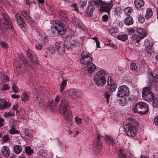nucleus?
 I'll list each match as a JSON object with an SVG mask.
<instances>
[{"instance_id": "nucleus-1", "label": "nucleus", "mask_w": 158, "mask_h": 158, "mask_svg": "<svg viewBox=\"0 0 158 158\" xmlns=\"http://www.w3.org/2000/svg\"><path fill=\"white\" fill-rule=\"evenodd\" d=\"M126 122L127 125H125L124 129L127 135L129 136H135L137 131L136 126L138 125V123L131 118H128Z\"/></svg>"}, {"instance_id": "nucleus-2", "label": "nucleus", "mask_w": 158, "mask_h": 158, "mask_svg": "<svg viewBox=\"0 0 158 158\" xmlns=\"http://www.w3.org/2000/svg\"><path fill=\"white\" fill-rule=\"evenodd\" d=\"M92 5H95V6H100V10L101 12H110L111 8L113 6V2L111 0L110 2H103L102 0H93Z\"/></svg>"}, {"instance_id": "nucleus-3", "label": "nucleus", "mask_w": 158, "mask_h": 158, "mask_svg": "<svg viewBox=\"0 0 158 158\" xmlns=\"http://www.w3.org/2000/svg\"><path fill=\"white\" fill-rule=\"evenodd\" d=\"M132 110L135 113L140 114H147L148 111V108L147 104L142 102L136 103L132 108Z\"/></svg>"}, {"instance_id": "nucleus-4", "label": "nucleus", "mask_w": 158, "mask_h": 158, "mask_svg": "<svg viewBox=\"0 0 158 158\" xmlns=\"http://www.w3.org/2000/svg\"><path fill=\"white\" fill-rule=\"evenodd\" d=\"M106 72L103 70H101L97 72L95 78V83L98 86H102L106 82L105 76Z\"/></svg>"}, {"instance_id": "nucleus-5", "label": "nucleus", "mask_w": 158, "mask_h": 158, "mask_svg": "<svg viewBox=\"0 0 158 158\" xmlns=\"http://www.w3.org/2000/svg\"><path fill=\"white\" fill-rule=\"evenodd\" d=\"M142 95L143 99L148 102H152L154 99V94L148 87H145L143 89Z\"/></svg>"}, {"instance_id": "nucleus-6", "label": "nucleus", "mask_w": 158, "mask_h": 158, "mask_svg": "<svg viewBox=\"0 0 158 158\" xmlns=\"http://www.w3.org/2000/svg\"><path fill=\"white\" fill-rule=\"evenodd\" d=\"M92 58L90 56L89 52L84 51L82 52L80 59V61L82 64L86 65L92 62Z\"/></svg>"}, {"instance_id": "nucleus-7", "label": "nucleus", "mask_w": 158, "mask_h": 158, "mask_svg": "<svg viewBox=\"0 0 158 158\" xmlns=\"http://www.w3.org/2000/svg\"><path fill=\"white\" fill-rule=\"evenodd\" d=\"M53 25L55 29L58 33L61 35L64 34L66 32V29L64 24L61 22L56 21L53 23Z\"/></svg>"}, {"instance_id": "nucleus-8", "label": "nucleus", "mask_w": 158, "mask_h": 158, "mask_svg": "<svg viewBox=\"0 0 158 158\" xmlns=\"http://www.w3.org/2000/svg\"><path fill=\"white\" fill-rule=\"evenodd\" d=\"M93 151L96 153H99L101 149L102 143L101 141V137L97 135L94 142Z\"/></svg>"}, {"instance_id": "nucleus-9", "label": "nucleus", "mask_w": 158, "mask_h": 158, "mask_svg": "<svg viewBox=\"0 0 158 158\" xmlns=\"http://www.w3.org/2000/svg\"><path fill=\"white\" fill-rule=\"evenodd\" d=\"M129 93L128 88L125 85H121L118 89L117 96L119 97H123Z\"/></svg>"}, {"instance_id": "nucleus-10", "label": "nucleus", "mask_w": 158, "mask_h": 158, "mask_svg": "<svg viewBox=\"0 0 158 158\" xmlns=\"http://www.w3.org/2000/svg\"><path fill=\"white\" fill-rule=\"evenodd\" d=\"M8 16L6 15H4L2 20H1L2 23L3 24V26L6 29H11L12 30V23L11 22L7 20V18Z\"/></svg>"}, {"instance_id": "nucleus-11", "label": "nucleus", "mask_w": 158, "mask_h": 158, "mask_svg": "<svg viewBox=\"0 0 158 158\" xmlns=\"http://www.w3.org/2000/svg\"><path fill=\"white\" fill-rule=\"evenodd\" d=\"M68 106L67 101L64 99L62 100L59 106V111L62 114L68 111L67 107Z\"/></svg>"}, {"instance_id": "nucleus-12", "label": "nucleus", "mask_w": 158, "mask_h": 158, "mask_svg": "<svg viewBox=\"0 0 158 158\" xmlns=\"http://www.w3.org/2000/svg\"><path fill=\"white\" fill-rule=\"evenodd\" d=\"M26 53L28 57L30 58L29 61L37 64H39L38 59L36 57L35 53L31 50L26 51Z\"/></svg>"}, {"instance_id": "nucleus-13", "label": "nucleus", "mask_w": 158, "mask_h": 158, "mask_svg": "<svg viewBox=\"0 0 158 158\" xmlns=\"http://www.w3.org/2000/svg\"><path fill=\"white\" fill-rule=\"evenodd\" d=\"M11 104L6 101L3 99H0V110H3L9 108Z\"/></svg>"}, {"instance_id": "nucleus-14", "label": "nucleus", "mask_w": 158, "mask_h": 158, "mask_svg": "<svg viewBox=\"0 0 158 158\" xmlns=\"http://www.w3.org/2000/svg\"><path fill=\"white\" fill-rule=\"evenodd\" d=\"M105 140L106 143L108 145L113 146L117 142V139H114L112 137L110 136L106 135L105 137Z\"/></svg>"}, {"instance_id": "nucleus-15", "label": "nucleus", "mask_w": 158, "mask_h": 158, "mask_svg": "<svg viewBox=\"0 0 158 158\" xmlns=\"http://www.w3.org/2000/svg\"><path fill=\"white\" fill-rule=\"evenodd\" d=\"M58 14L60 19L61 20L65 22L68 21V15L65 11L64 10H58Z\"/></svg>"}, {"instance_id": "nucleus-16", "label": "nucleus", "mask_w": 158, "mask_h": 158, "mask_svg": "<svg viewBox=\"0 0 158 158\" xmlns=\"http://www.w3.org/2000/svg\"><path fill=\"white\" fill-rule=\"evenodd\" d=\"M2 154L5 156L8 157L10 154V151L9 148L6 146H2L1 150Z\"/></svg>"}, {"instance_id": "nucleus-17", "label": "nucleus", "mask_w": 158, "mask_h": 158, "mask_svg": "<svg viewBox=\"0 0 158 158\" xmlns=\"http://www.w3.org/2000/svg\"><path fill=\"white\" fill-rule=\"evenodd\" d=\"M92 1H90V5L87 7L86 11V15L89 17L92 16L94 10L93 6H95V5H92Z\"/></svg>"}, {"instance_id": "nucleus-18", "label": "nucleus", "mask_w": 158, "mask_h": 158, "mask_svg": "<svg viewBox=\"0 0 158 158\" xmlns=\"http://www.w3.org/2000/svg\"><path fill=\"white\" fill-rule=\"evenodd\" d=\"M64 119L69 122H70L72 119V113L71 111L68 110L65 113L62 114Z\"/></svg>"}, {"instance_id": "nucleus-19", "label": "nucleus", "mask_w": 158, "mask_h": 158, "mask_svg": "<svg viewBox=\"0 0 158 158\" xmlns=\"http://www.w3.org/2000/svg\"><path fill=\"white\" fill-rule=\"evenodd\" d=\"M149 83L158 82V75L151 73L150 74Z\"/></svg>"}, {"instance_id": "nucleus-20", "label": "nucleus", "mask_w": 158, "mask_h": 158, "mask_svg": "<svg viewBox=\"0 0 158 158\" xmlns=\"http://www.w3.org/2000/svg\"><path fill=\"white\" fill-rule=\"evenodd\" d=\"M134 4L135 7L138 9H140L144 5V3L143 0H135Z\"/></svg>"}, {"instance_id": "nucleus-21", "label": "nucleus", "mask_w": 158, "mask_h": 158, "mask_svg": "<svg viewBox=\"0 0 158 158\" xmlns=\"http://www.w3.org/2000/svg\"><path fill=\"white\" fill-rule=\"evenodd\" d=\"M86 65H87L86 70L89 73H93L96 69V66L92 62Z\"/></svg>"}, {"instance_id": "nucleus-22", "label": "nucleus", "mask_w": 158, "mask_h": 158, "mask_svg": "<svg viewBox=\"0 0 158 158\" xmlns=\"http://www.w3.org/2000/svg\"><path fill=\"white\" fill-rule=\"evenodd\" d=\"M137 32L140 35V36L142 38H144L147 35L146 31L145 30H143L141 28L139 27L136 29Z\"/></svg>"}, {"instance_id": "nucleus-23", "label": "nucleus", "mask_w": 158, "mask_h": 158, "mask_svg": "<svg viewBox=\"0 0 158 158\" xmlns=\"http://www.w3.org/2000/svg\"><path fill=\"white\" fill-rule=\"evenodd\" d=\"M108 86L107 89L108 93H111L115 90L117 88V85L115 83H113L111 84L108 85Z\"/></svg>"}, {"instance_id": "nucleus-24", "label": "nucleus", "mask_w": 158, "mask_h": 158, "mask_svg": "<svg viewBox=\"0 0 158 158\" xmlns=\"http://www.w3.org/2000/svg\"><path fill=\"white\" fill-rule=\"evenodd\" d=\"M18 24L21 28H22L25 26L26 24L24 23L23 19L20 16L16 17Z\"/></svg>"}, {"instance_id": "nucleus-25", "label": "nucleus", "mask_w": 158, "mask_h": 158, "mask_svg": "<svg viewBox=\"0 0 158 158\" xmlns=\"http://www.w3.org/2000/svg\"><path fill=\"white\" fill-rule=\"evenodd\" d=\"M118 155L120 158H126L127 152L126 150L120 149L118 151Z\"/></svg>"}, {"instance_id": "nucleus-26", "label": "nucleus", "mask_w": 158, "mask_h": 158, "mask_svg": "<svg viewBox=\"0 0 158 158\" xmlns=\"http://www.w3.org/2000/svg\"><path fill=\"white\" fill-rule=\"evenodd\" d=\"M33 97L37 103H40V99L39 97V94L37 90L35 89L34 92Z\"/></svg>"}, {"instance_id": "nucleus-27", "label": "nucleus", "mask_w": 158, "mask_h": 158, "mask_svg": "<svg viewBox=\"0 0 158 158\" xmlns=\"http://www.w3.org/2000/svg\"><path fill=\"white\" fill-rule=\"evenodd\" d=\"M158 82L149 83L148 86L150 89H154L156 90H158Z\"/></svg>"}, {"instance_id": "nucleus-28", "label": "nucleus", "mask_w": 158, "mask_h": 158, "mask_svg": "<svg viewBox=\"0 0 158 158\" xmlns=\"http://www.w3.org/2000/svg\"><path fill=\"white\" fill-rule=\"evenodd\" d=\"M117 38L123 41H125L128 39V35L127 34H120L117 36Z\"/></svg>"}, {"instance_id": "nucleus-29", "label": "nucleus", "mask_w": 158, "mask_h": 158, "mask_svg": "<svg viewBox=\"0 0 158 158\" xmlns=\"http://www.w3.org/2000/svg\"><path fill=\"white\" fill-rule=\"evenodd\" d=\"M142 39L140 36H139L137 34H134L131 37L132 41L137 43H139Z\"/></svg>"}, {"instance_id": "nucleus-30", "label": "nucleus", "mask_w": 158, "mask_h": 158, "mask_svg": "<svg viewBox=\"0 0 158 158\" xmlns=\"http://www.w3.org/2000/svg\"><path fill=\"white\" fill-rule=\"evenodd\" d=\"M79 92L74 89L70 91V94L71 98L73 99H76L78 96Z\"/></svg>"}, {"instance_id": "nucleus-31", "label": "nucleus", "mask_w": 158, "mask_h": 158, "mask_svg": "<svg viewBox=\"0 0 158 158\" xmlns=\"http://www.w3.org/2000/svg\"><path fill=\"white\" fill-rule=\"evenodd\" d=\"M124 22L127 25H130L132 24L133 23V19L130 17H127L125 19Z\"/></svg>"}, {"instance_id": "nucleus-32", "label": "nucleus", "mask_w": 158, "mask_h": 158, "mask_svg": "<svg viewBox=\"0 0 158 158\" xmlns=\"http://www.w3.org/2000/svg\"><path fill=\"white\" fill-rule=\"evenodd\" d=\"M29 98V96L28 94L26 92L23 93L21 96V100L24 102L28 101Z\"/></svg>"}, {"instance_id": "nucleus-33", "label": "nucleus", "mask_w": 158, "mask_h": 158, "mask_svg": "<svg viewBox=\"0 0 158 158\" xmlns=\"http://www.w3.org/2000/svg\"><path fill=\"white\" fill-rule=\"evenodd\" d=\"M147 13L145 15V17L147 19H149L152 15V11L151 8H148L146 10Z\"/></svg>"}, {"instance_id": "nucleus-34", "label": "nucleus", "mask_w": 158, "mask_h": 158, "mask_svg": "<svg viewBox=\"0 0 158 158\" xmlns=\"http://www.w3.org/2000/svg\"><path fill=\"white\" fill-rule=\"evenodd\" d=\"M14 149V152L17 154L21 153L23 149L22 147L18 145L15 146Z\"/></svg>"}, {"instance_id": "nucleus-35", "label": "nucleus", "mask_w": 158, "mask_h": 158, "mask_svg": "<svg viewBox=\"0 0 158 158\" xmlns=\"http://www.w3.org/2000/svg\"><path fill=\"white\" fill-rule=\"evenodd\" d=\"M57 50L59 54L60 55L64 54L65 52L64 44L62 45L61 47L58 48Z\"/></svg>"}, {"instance_id": "nucleus-36", "label": "nucleus", "mask_w": 158, "mask_h": 158, "mask_svg": "<svg viewBox=\"0 0 158 158\" xmlns=\"http://www.w3.org/2000/svg\"><path fill=\"white\" fill-rule=\"evenodd\" d=\"M73 22L75 24L79 27H81L82 26V22L78 18H75L73 20Z\"/></svg>"}, {"instance_id": "nucleus-37", "label": "nucleus", "mask_w": 158, "mask_h": 158, "mask_svg": "<svg viewBox=\"0 0 158 158\" xmlns=\"http://www.w3.org/2000/svg\"><path fill=\"white\" fill-rule=\"evenodd\" d=\"M125 14L129 16L133 11V10L131 7H127L124 10Z\"/></svg>"}, {"instance_id": "nucleus-38", "label": "nucleus", "mask_w": 158, "mask_h": 158, "mask_svg": "<svg viewBox=\"0 0 158 158\" xmlns=\"http://www.w3.org/2000/svg\"><path fill=\"white\" fill-rule=\"evenodd\" d=\"M25 152L26 153L29 155H31L33 152V151L30 146L26 147L25 148Z\"/></svg>"}, {"instance_id": "nucleus-39", "label": "nucleus", "mask_w": 158, "mask_h": 158, "mask_svg": "<svg viewBox=\"0 0 158 158\" xmlns=\"http://www.w3.org/2000/svg\"><path fill=\"white\" fill-rule=\"evenodd\" d=\"M145 50L148 53L151 54L153 52L152 46L151 45L148 46L146 47Z\"/></svg>"}, {"instance_id": "nucleus-40", "label": "nucleus", "mask_w": 158, "mask_h": 158, "mask_svg": "<svg viewBox=\"0 0 158 158\" xmlns=\"http://www.w3.org/2000/svg\"><path fill=\"white\" fill-rule=\"evenodd\" d=\"M153 101L152 103V106L154 108H157L158 107V98H154L153 99Z\"/></svg>"}, {"instance_id": "nucleus-41", "label": "nucleus", "mask_w": 158, "mask_h": 158, "mask_svg": "<svg viewBox=\"0 0 158 158\" xmlns=\"http://www.w3.org/2000/svg\"><path fill=\"white\" fill-rule=\"evenodd\" d=\"M1 81L2 83H4L5 81H9V79L8 77L6 75H2L1 77Z\"/></svg>"}, {"instance_id": "nucleus-42", "label": "nucleus", "mask_w": 158, "mask_h": 158, "mask_svg": "<svg viewBox=\"0 0 158 158\" xmlns=\"http://www.w3.org/2000/svg\"><path fill=\"white\" fill-rule=\"evenodd\" d=\"M10 139V137L7 135H4L2 137V140L3 143L7 142Z\"/></svg>"}, {"instance_id": "nucleus-43", "label": "nucleus", "mask_w": 158, "mask_h": 158, "mask_svg": "<svg viewBox=\"0 0 158 158\" xmlns=\"http://www.w3.org/2000/svg\"><path fill=\"white\" fill-rule=\"evenodd\" d=\"M70 6L72 8L73 10L76 11L77 12L79 11L78 5L77 4L73 3L70 5Z\"/></svg>"}, {"instance_id": "nucleus-44", "label": "nucleus", "mask_w": 158, "mask_h": 158, "mask_svg": "<svg viewBox=\"0 0 158 158\" xmlns=\"http://www.w3.org/2000/svg\"><path fill=\"white\" fill-rule=\"evenodd\" d=\"M130 64V68L132 71L135 70L137 69V66L135 63L134 62H131Z\"/></svg>"}, {"instance_id": "nucleus-45", "label": "nucleus", "mask_w": 158, "mask_h": 158, "mask_svg": "<svg viewBox=\"0 0 158 158\" xmlns=\"http://www.w3.org/2000/svg\"><path fill=\"white\" fill-rule=\"evenodd\" d=\"M9 132L10 134H18L19 131L16 130L14 127H12L9 131Z\"/></svg>"}, {"instance_id": "nucleus-46", "label": "nucleus", "mask_w": 158, "mask_h": 158, "mask_svg": "<svg viewBox=\"0 0 158 158\" xmlns=\"http://www.w3.org/2000/svg\"><path fill=\"white\" fill-rule=\"evenodd\" d=\"M138 19L140 23H143L145 21V19L141 15H139Z\"/></svg>"}, {"instance_id": "nucleus-47", "label": "nucleus", "mask_w": 158, "mask_h": 158, "mask_svg": "<svg viewBox=\"0 0 158 158\" xmlns=\"http://www.w3.org/2000/svg\"><path fill=\"white\" fill-rule=\"evenodd\" d=\"M116 30L113 27H110L108 30V31L110 34H113L115 32Z\"/></svg>"}, {"instance_id": "nucleus-48", "label": "nucleus", "mask_w": 158, "mask_h": 158, "mask_svg": "<svg viewBox=\"0 0 158 158\" xmlns=\"http://www.w3.org/2000/svg\"><path fill=\"white\" fill-rule=\"evenodd\" d=\"M63 81L61 84L60 85V87H64L66 85L67 83V79H64L63 77H62Z\"/></svg>"}, {"instance_id": "nucleus-49", "label": "nucleus", "mask_w": 158, "mask_h": 158, "mask_svg": "<svg viewBox=\"0 0 158 158\" xmlns=\"http://www.w3.org/2000/svg\"><path fill=\"white\" fill-rule=\"evenodd\" d=\"M12 89L13 91L15 93H17L18 92V88L17 87V86L15 84H13L12 85Z\"/></svg>"}, {"instance_id": "nucleus-50", "label": "nucleus", "mask_w": 158, "mask_h": 158, "mask_svg": "<svg viewBox=\"0 0 158 158\" xmlns=\"http://www.w3.org/2000/svg\"><path fill=\"white\" fill-rule=\"evenodd\" d=\"M62 44H64L63 43H62L60 42H56L55 44V46L56 49L60 48Z\"/></svg>"}, {"instance_id": "nucleus-51", "label": "nucleus", "mask_w": 158, "mask_h": 158, "mask_svg": "<svg viewBox=\"0 0 158 158\" xmlns=\"http://www.w3.org/2000/svg\"><path fill=\"white\" fill-rule=\"evenodd\" d=\"M60 100V97L59 95H57L55 98V104H56L58 103Z\"/></svg>"}, {"instance_id": "nucleus-52", "label": "nucleus", "mask_w": 158, "mask_h": 158, "mask_svg": "<svg viewBox=\"0 0 158 158\" xmlns=\"http://www.w3.org/2000/svg\"><path fill=\"white\" fill-rule=\"evenodd\" d=\"M10 87L8 86V84H4L3 85V87L1 89L2 91H4L8 89H10Z\"/></svg>"}, {"instance_id": "nucleus-53", "label": "nucleus", "mask_w": 158, "mask_h": 158, "mask_svg": "<svg viewBox=\"0 0 158 158\" xmlns=\"http://www.w3.org/2000/svg\"><path fill=\"white\" fill-rule=\"evenodd\" d=\"M14 115V114L13 113L11 112L10 111H9V112L5 113L4 114L3 116L6 117H7L9 116H12Z\"/></svg>"}, {"instance_id": "nucleus-54", "label": "nucleus", "mask_w": 158, "mask_h": 158, "mask_svg": "<svg viewBox=\"0 0 158 158\" xmlns=\"http://www.w3.org/2000/svg\"><path fill=\"white\" fill-rule=\"evenodd\" d=\"M144 45L145 46V47L151 45L150 41L148 39H145V40Z\"/></svg>"}, {"instance_id": "nucleus-55", "label": "nucleus", "mask_w": 158, "mask_h": 158, "mask_svg": "<svg viewBox=\"0 0 158 158\" xmlns=\"http://www.w3.org/2000/svg\"><path fill=\"white\" fill-rule=\"evenodd\" d=\"M47 51L52 53L54 52V48L53 46H50L48 47L47 49Z\"/></svg>"}, {"instance_id": "nucleus-56", "label": "nucleus", "mask_w": 158, "mask_h": 158, "mask_svg": "<svg viewBox=\"0 0 158 158\" xmlns=\"http://www.w3.org/2000/svg\"><path fill=\"white\" fill-rule=\"evenodd\" d=\"M5 124V121L2 118L0 117V128L2 127Z\"/></svg>"}, {"instance_id": "nucleus-57", "label": "nucleus", "mask_w": 158, "mask_h": 158, "mask_svg": "<svg viewBox=\"0 0 158 158\" xmlns=\"http://www.w3.org/2000/svg\"><path fill=\"white\" fill-rule=\"evenodd\" d=\"M108 17L107 15H104L102 17V20L103 22H106L108 20Z\"/></svg>"}, {"instance_id": "nucleus-58", "label": "nucleus", "mask_w": 158, "mask_h": 158, "mask_svg": "<svg viewBox=\"0 0 158 158\" xmlns=\"http://www.w3.org/2000/svg\"><path fill=\"white\" fill-rule=\"evenodd\" d=\"M113 83L112 77L110 76L108 77L107 79V83L108 85L111 84Z\"/></svg>"}, {"instance_id": "nucleus-59", "label": "nucleus", "mask_w": 158, "mask_h": 158, "mask_svg": "<svg viewBox=\"0 0 158 158\" xmlns=\"http://www.w3.org/2000/svg\"><path fill=\"white\" fill-rule=\"evenodd\" d=\"M75 121L77 124H81V123L82 119L77 117L75 118Z\"/></svg>"}, {"instance_id": "nucleus-60", "label": "nucleus", "mask_w": 158, "mask_h": 158, "mask_svg": "<svg viewBox=\"0 0 158 158\" xmlns=\"http://www.w3.org/2000/svg\"><path fill=\"white\" fill-rule=\"evenodd\" d=\"M121 9L120 7H116L115 9V14L117 15H118V13L121 11Z\"/></svg>"}, {"instance_id": "nucleus-61", "label": "nucleus", "mask_w": 158, "mask_h": 158, "mask_svg": "<svg viewBox=\"0 0 158 158\" xmlns=\"http://www.w3.org/2000/svg\"><path fill=\"white\" fill-rule=\"evenodd\" d=\"M0 44L3 48H7V44L5 42L3 41L1 42L0 43Z\"/></svg>"}, {"instance_id": "nucleus-62", "label": "nucleus", "mask_w": 158, "mask_h": 158, "mask_svg": "<svg viewBox=\"0 0 158 158\" xmlns=\"http://www.w3.org/2000/svg\"><path fill=\"white\" fill-rule=\"evenodd\" d=\"M27 11L26 10H23L21 12L22 15L25 18L28 15L27 14Z\"/></svg>"}, {"instance_id": "nucleus-63", "label": "nucleus", "mask_w": 158, "mask_h": 158, "mask_svg": "<svg viewBox=\"0 0 158 158\" xmlns=\"http://www.w3.org/2000/svg\"><path fill=\"white\" fill-rule=\"evenodd\" d=\"M154 122L155 125L158 126V115L156 116L155 118Z\"/></svg>"}, {"instance_id": "nucleus-64", "label": "nucleus", "mask_w": 158, "mask_h": 158, "mask_svg": "<svg viewBox=\"0 0 158 158\" xmlns=\"http://www.w3.org/2000/svg\"><path fill=\"white\" fill-rule=\"evenodd\" d=\"M11 97L12 98L14 99L18 98L20 97V96L19 95L15 94H12L11 95Z\"/></svg>"}]
</instances>
